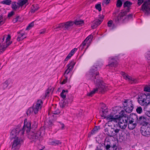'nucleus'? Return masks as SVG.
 <instances>
[{"mask_svg": "<svg viewBox=\"0 0 150 150\" xmlns=\"http://www.w3.org/2000/svg\"><path fill=\"white\" fill-rule=\"evenodd\" d=\"M100 114L102 117L105 119L108 115V109L107 108L102 109L101 111L100 112Z\"/></svg>", "mask_w": 150, "mask_h": 150, "instance_id": "obj_22", "label": "nucleus"}, {"mask_svg": "<svg viewBox=\"0 0 150 150\" xmlns=\"http://www.w3.org/2000/svg\"><path fill=\"white\" fill-rule=\"evenodd\" d=\"M74 24V22L69 21L65 23H61L54 29L56 31L63 29L65 30H69L73 26Z\"/></svg>", "mask_w": 150, "mask_h": 150, "instance_id": "obj_7", "label": "nucleus"}, {"mask_svg": "<svg viewBox=\"0 0 150 150\" xmlns=\"http://www.w3.org/2000/svg\"><path fill=\"white\" fill-rule=\"evenodd\" d=\"M138 101L141 105L147 106L150 101V94H141L138 98Z\"/></svg>", "mask_w": 150, "mask_h": 150, "instance_id": "obj_6", "label": "nucleus"}, {"mask_svg": "<svg viewBox=\"0 0 150 150\" xmlns=\"http://www.w3.org/2000/svg\"><path fill=\"white\" fill-rule=\"evenodd\" d=\"M12 8L13 9L16 10L17 8V6L16 2H13L12 4Z\"/></svg>", "mask_w": 150, "mask_h": 150, "instance_id": "obj_44", "label": "nucleus"}, {"mask_svg": "<svg viewBox=\"0 0 150 150\" xmlns=\"http://www.w3.org/2000/svg\"><path fill=\"white\" fill-rule=\"evenodd\" d=\"M144 90L145 91L150 92V87L148 86H145L144 88Z\"/></svg>", "mask_w": 150, "mask_h": 150, "instance_id": "obj_47", "label": "nucleus"}, {"mask_svg": "<svg viewBox=\"0 0 150 150\" xmlns=\"http://www.w3.org/2000/svg\"><path fill=\"white\" fill-rule=\"evenodd\" d=\"M122 76L125 79L132 83H136L138 81L137 79L132 78L126 74L123 73L122 74Z\"/></svg>", "mask_w": 150, "mask_h": 150, "instance_id": "obj_16", "label": "nucleus"}, {"mask_svg": "<svg viewBox=\"0 0 150 150\" xmlns=\"http://www.w3.org/2000/svg\"><path fill=\"white\" fill-rule=\"evenodd\" d=\"M128 12L127 11V9L126 10L122 11L120 13L124 17V16L127 14V13Z\"/></svg>", "mask_w": 150, "mask_h": 150, "instance_id": "obj_48", "label": "nucleus"}, {"mask_svg": "<svg viewBox=\"0 0 150 150\" xmlns=\"http://www.w3.org/2000/svg\"><path fill=\"white\" fill-rule=\"evenodd\" d=\"M4 19L3 18V16L1 15L0 16V24L3 23Z\"/></svg>", "mask_w": 150, "mask_h": 150, "instance_id": "obj_54", "label": "nucleus"}, {"mask_svg": "<svg viewBox=\"0 0 150 150\" xmlns=\"http://www.w3.org/2000/svg\"><path fill=\"white\" fill-rule=\"evenodd\" d=\"M27 0H20L18 3L20 6H22L27 2Z\"/></svg>", "mask_w": 150, "mask_h": 150, "instance_id": "obj_38", "label": "nucleus"}, {"mask_svg": "<svg viewBox=\"0 0 150 150\" xmlns=\"http://www.w3.org/2000/svg\"><path fill=\"white\" fill-rule=\"evenodd\" d=\"M11 3V0H5L1 2V3L8 5H10Z\"/></svg>", "mask_w": 150, "mask_h": 150, "instance_id": "obj_36", "label": "nucleus"}, {"mask_svg": "<svg viewBox=\"0 0 150 150\" xmlns=\"http://www.w3.org/2000/svg\"><path fill=\"white\" fill-rule=\"evenodd\" d=\"M13 140L11 143L12 149L13 150H17L19 149L21 145L23 142V139L22 138H13Z\"/></svg>", "mask_w": 150, "mask_h": 150, "instance_id": "obj_8", "label": "nucleus"}, {"mask_svg": "<svg viewBox=\"0 0 150 150\" xmlns=\"http://www.w3.org/2000/svg\"><path fill=\"white\" fill-rule=\"evenodd\" d=\"M74 24L76 25H81L84 23V21L82 20L76 21L74 22Z\"/></svg>", "mask_w": 150, "mask_h": 150, "instance_id": "obj_33", "label": "nucleus"}, {"mask_svg": "<svg viewBox=\"0 0 150 150\" xmlns=\"http://www.w3.org/2000/svg\"><path fill=\"white\" fill-rule=\"evenodd\" d=\"M145 115L148 117H150V110H146L145 112Z\"/></svg>", "mask_w": 150, "mask_h": 150, "instance_id": "obj_53", "label": "nucleus"}, {"mask_svg": "<svg viewBox=\"0 0 150 150\" xmlns=\"http://www.w3.org/2000/svg\"><path fill=\"white\" fill-rule=\"evenodd\" d=\"M140 10L146 14L150 13V0H146L144 2Z\"/></svg>", "mask_w": 150, "mask_h": 150, "instance_id": "obj_10", "label": "nucleus"}, {"mask_svg": "<svg viewBox=\"0 0 150 150\" xmlns=\"http://www.w3.org/2000/svg\"><path fill=\"white\" fill-rule=\"evenodd\" d=\"M14 14V12L13 11H11L9 13L8 15V17H10L12 16Z\"/></svg>", "mask_w": 150, "mask_h": 150, "instance_id": "obj_56", "label": "nucleus"}, {"mask_svg": "<svg viewBox=\"0 0 150 150\" xmlns=\"http://www.w3.org/2000/svg\"><path fill=\"white\" fill-rule=\"evenodd\" d=\"M122 5V2L121 0H118L117 1L116 6L117 7H120Z\"/></svg>", "mask_w": 150, "mask_h": 150, "instance_id": "obj_40", "label": "nucleus"}, {"mask_svg": "<svg viewBox=\"0 0 150 150\" xmlns=\"http://www.w3.org/2000/svg\"><path fill=\"white\" fill-rule=\"evenodd\" d=\"M141 131L142 134L145 136L150 135V124L146 126H142L141 127Z\"/></svg>", "mask_w": 150, "mask_h": 150, "instance_id": "obj_13", "label": "nucleus"}, {"mask_svg": "<svg viewBox=\"0 0 150 150\" xmlns=\"http://www.w3.org/2000/svg\"><path fill=\"white\" fill-rule=\"evenodd\" d=\"M75 64V62L72 61L67 65V69L65 71L64 74L65 78H68L69 76L71 78L72 74L70 72L72 70Z\"/></svg>", "mask_w": 150, "mask_h": 150, "instance_id": "obj_9", "label": "nucleus"}, {"mask_svg": "<svg viewBox=\"0 0 150 150\" xmlns=\"http://www.w3.org/2000/svg\"><path fill=\"white\" fill-rule=\"evenodd\" d=\"M42 104L43 102L41 100H38L36 103L28 110L27 112V115H30L33 113L35 114L38 113V112L41 109Z\"/></svg>", "mask_w": 150, "mask_h": 150, "instance_id": "obj_4", "label": "nucleus"}, {"mask_svg": "<svg viewBox=\"0 0 150 150\" xmlns=\"http://www.w3.org/2000/svg\"><path fill=\"white\" fill-rule=\"evenodd\" d=\"M34 25V23L33 22H31L28 25L27 27L26 28V30H29L33 27Z\"/></svg>", "mask_w": 150, "mask_h": 150, "instance_id": "obj_37", "label": "nucleus"}, {"mask_svg": "<svg viewBox=\"0 0 150 150\" xmlns=\"http://www.w3.org/2000/svg\"><path fill=\"white\" fill-rule=\"evenodd\" d=\"M138 123L142 126H146L149 124L147 122L146 118L143 116H140L139 118Z\"/></svg>", "mask_w": 150, "mask_h": 150, "instance_id": "obj_18", "label": "nucleus"}, {"mask_svg": "<svg viewBox=\"0 0 150 150\" xmlns=\"http://www.w3.org/2000/svg\"><path fill=\"white\" fill-rule=\"evenodd\" d=\"M68 78H65V79H64L63 81L62 82L61 84H65L67 82V79Z\"/></svg>", "mask_w": 150, "mask_h": 150, "instance_id": "obj_57", "label": "nucleus"}, {"mask_svg": "<svg viewBox=\"0 0 150 150\" xmlns=\"http://www.w3.org/2000/svg\"><path fill=\"white\" fill-rule=\"evenodd\" d=\"M124 17L120 13L114 19V21L116 23H118L120 21L124 20Z\"/></svg>", "mask_w": 150, "mask_h": 150, "instance_id": "obj_25", "label": "nucleus"}, {"mask_svg": "<svg viewBox=\"0 0 150 150\" xmlns=\"http://www.w3.org/2000/svg\"><path fill=\"white\" fill-rule=\"evenodd\" d=\"M17 33L18 36L17 40L18 41H22L26 38V34L25 33H21L20 32H18Z\"/></svg>", "mask_w": 150, "mask_h": 150, "instance_id": "obj_21", "label": "nucleus"}, {"mask_svg": "<svg viewBox=\"0 0 150 150\" xmlns=\"http://www.w3.org/2000/svg\"><path fill=\"white\" fill-rule=\"evenodd\" d=\"M99 73L97 71L96 67H93L90 70L89 72L90 77H92L91 78L93 80L95 83L96 84V88H97L98 91L100 92H102L106 90L107 87L105 84L102 81L99 79H96V77L98 75Z\"/></svg>", "mask_w": 150, "mask_h": 150, "instance_id": "obj_2", "label": "nucleus"}, {"mask_svg": "<svg viewBox=\"0 0 150 150\" xmlns=\"http://www.w3.org/2000/svg\"><path fill=\"white\" fill-rule=\"evenodd\" d=\"M59 123L60 125L61 126L62 129H64V124L62 123L61 122H59Z\"/></svg>", "mask_w": 150, "mask_h": 150, "instance_id": "obj_60", "label": "nucleus"}, {"mask_svg": "<svg viewBox=\"0 0 150 150\" xmlns=\"http://www.w3.org/2000/svg\"><path fill=\"white\" fill-rule=\"evenodd\" d=\"M110 0H104L103 1L102 5H104L108 4L110 2Z\"/></svg>", "mask_w": 150, "mask_h": 150, "instance_id": "obj_46", "label": "nucleus"}, {"mask_svg": "<svg viewBox=\"0 0 150 150\" xmlns=\"http://www.w3.org/2000/svg\"><path fill=\"white\" fill-rule=\"evenodd\" d=\"M51 112L54 114H58L60 113V111L58 108H57L56 105H52L50 111L49 112V115Z\"/></svg>", "mask_w": 150, "mask_h": 150, "instance_id": "obj_17", "label": "nucleus"}, {"mask_svg": "<svg viewBox=\"0 0 150 150\" xmlns=\"http://www.w3.org/2000/svg\"><path fill=\"white\" fill-rule=\"evenodd\" d=\"M118 59L117 58H111L110 59V62L108 66L110 67H116L118 64Z\"/></svg>", "mask_w": 150, "mask_h": 150, "instance_id": "obj_19", "label": "nucleus"}, {"mask_svg": "<svg viewBox=\"0 0 150 150\" xmlns=\"http://www.w3.org/2000/svg\"><path fill=\"white\" fill-rule=\"evenodd\" d=\"M132 4V3L131 2L128 1H126L123 4V6L125 8L126 7L127 8V12H129V7L131 6Z\"/></svg>", "mask_w": 150, "mask_h": 150, "instance_id": "obj_27", "label": "nucleus"}, {"mask_svg": "<svg viewBox=\"0 0 150 150\" xmlns=\"http://www.w3.org/2000/svg\"><path fill=\"white\" fill-rule=\"evenodd\" d=\"M98 128L97 127H96L92 131L91 133L92 134H94L95 132H96L98 129Z\"/></svg>", "mask_w": 150, "mask_h": 150, "instance_id": "obj_52", "label": "nucleus"}, {"mask_svg": "<svg viewBox=\"0 0 150 150\" xmlns=\"http://www.w3.org/2000/svg\"><path fill=\"white\" fill-rule=\"evenodd\" d=\"M67 91H65L63 90H62V92L60 94V96L62 98L63 100L65 99L66 97V93L67 92Z\"/></svg>", "mask_w": 150, "mask_h": 150, "instance_id": "obj_35", "label": "nucleus"}, {"mask_svg": "<svg viewBox=\"0 0 150 150\" xmlns=\"http://www.w3.org/2000/svg\"><path fill=\"white\" fill-rule=\"evenodd\" d=\"M11 36L8 35L7 37L4 36L3 38L0 40V50L1 52L4 51L6 48L11 43Z\"/></svg>", "mask_w": 150, "mask_h": 150, "instance_id": "obj_5", "label": "nucleus"}, {"mask_svg": "<svg viewBox=\"0 0 150 150\" xmlns=\"http://www.w3.org/2000/svg\"><path fill=\"white\" fill-rule=\"evenodd\" d=\"M120 116L118 115H115V113L114 112H112L110 114L108 115L105 119L109 122L112 121L116 122L117 120H119Z\"/></svg>", "mask_w": 150, "mask_h": 150, "instance_id": "obj_14", "label": "nucleus"}, {"mask_svg": "<svg viewBox=\"0 0 150 150\" xmlns=\"http://www.w3.org/2000/svg\"><path fill=\"white\" fill-rule=\"evenodd\" d=\"M74 97L71 95L68 96L67 98L65 99V100L67 101L68 103H71L73 101Z\"/></svg>", "mask_w": 150, "mask_h": 150, "instance_id": "obj_31", "label": "nucleus"}, {"mask_svg": "<svg viewBox=\"0 0 150 150\" xmlns=\"http://www.w3.org/2000/svg\"><path fill=\"white\" fill-rule=\"evenodd\" d=\"M72 56V55L71 54L69 53L68 56L65 58V61H67L68 59H69Z\"/></svg>", "mask_w": 150, "mask_h": 150, "instance_id": "obj_51", "label": "nucleus"}, {"mask_svg": "<svg viewBox=\"0 0 150 150\" xmlns=\"http://www.w3.org/2000/svg\"><path fill=\"white\" fill-rule=\"evenodd\" d=\"M8 81H6L3 83L2 85V87L4 89L6 88L8 85Z\"/></svg>", "mask_w": 150, "mask_h": 150, "instance_id": "obj_41", "label": "nucleus"}, {"mask_svg": "<svg viewBox=\"0 0 150 150\" xmlns=\"http://www.w3.org/2000/svg\"><path fill=\"white\" fill-rule=\"evenodd\" d=\"M104 17V16L103 15H100L99 16V18L100 19V20H102V21Z\"/></svg>", "mask_w": 150, "mask_h": 150, "instance_id": "obj_62", "label": "nucleus"}, {"mask_svg": "<svg viewBox=\"0 0 150 150\" xmlns=\"http://www.w3.org/2000/svg\"><path fill=\"white\" fill-rule=\"evenodd\" d=\"M54 89V88L51 86L49 87L47 90L46 91L45 93V97L48 96V94L51 91L52 93Z\"/></svg>", "mask_w": 150, "mask_h": 150, "instance_id": "obj_28", "label": "nucleus"}, {"mask_svg": "<svg viewBox=\"0 0 150 150\" xmlns=\"http://www.w3.org/2000/svg\"><path fill=\"white\" fill-rule=\"evenodd\" d=\"M19 16H17L16 18H14L13 21L14 23H16L18 20V19L19 18Z\"/></svg>", "mask_w": 150, "mask_h": 150, "instance_id": "obj_55", "label": "nucleus"}, {"mask_svg": "<svg viewBox=\"0 0 150 150\" xmlns=\"http://www.w3.org/2000/svg\"><path fill=\"white\" fill-rule=\"evenodd\" d=\"M138 119L137 116L136 114H130L129 117V121L137 123H138Z\"/></svg>", "mask_w": 150, "mask_h": 150, "instance_id": "obj_20", "label": "nucleus"}, {"mask_svg": "<svg viewBox=\"0 0 150 150\" xmlns=\"http://www.w3.org/2000/svg\"><path fill=\"white\" fill-rule=\"evenodd\" d=\"M136 111L138 113L141 114L142 112V109L141 107H138L136 110Z\"/></svg>", "mask_w": 150, "mask_h": 150, "instance_id": "obj_42", "label": "nucleus"}, {"mask_svg": "<svg viewBox=\"0 0 150 150\" xmlns=\"http://www.w3.org/2000/svg\"><path fill=\"white\" fill-rule=\"evenodd\" d=\"M122 108L120 107H116L115 108L112 110V112H114L116 114L118 113L120 115H118L120 116V118L122 117H126V115L125 114V111L122 110Z\"/></svg>", "mask_w": 150, "mask_h": 150, "instance_id": "obj_15", "label": "nucleus"}, {"mask_svg": "<svg viewBox=\"0 0 150 150\" xmlns=\"http://www.w3.org/2000/svg\"><path fill=\"white\" fill-rule=\"evenodd\" d=\"M77 50V49L76 48H74L70 52V53L72 55L74 54L75 52Z\"/></svg>", "mask_w": 150, "mask_h": 150, "instance_id": "obj_50", "label": "nucleus"}, {"mask_svg": "<svg viewBox=\"0 0 150 150\" xmlns=\"http://www.w3.org/2000/svg\"><path fill=\"white\" fill-rule=\"evenodd\" d=\"M45 148L44 146H42L41 145H39L38 146V148L39 150H42Z\"/></svg>", "mask_w": 150, "mask_h": 150, "instance_id": "obj_59", "label": "nucleus"}, {"mask_svg": "<svg viewBox=\"0 0 150 150\" xmlns=\"http://www.w3.org/2000/svg\"><path fill=\"white\" fill-rule=\"evenodd\" d=\"M136 125V123L129 121L128 128L130 130H132L135 128Z\"/></svg>", "mask_w": 150, "mask_h": 150, "instance_id": "obj_26", "label": "nucleus"}, {"mask_svg": "<svg viewBox=\"0 0 150 150\" xmlns=\"http://www.w3.org/2000/svg\"><path fill=\"white\" fill-rule=\"evenodd\" d=\"M124 117L120 118L118 123L119 127L121 129H125L127 125L128 118L126 117Z\"/></svg>", "mask_w": 150, "mask_h": 150, "instance_id": "obj_11", "label": "nucleus"}, {"mask_svg": "<svg viewBox=\"0 0 150 150\" xmlns=\"http://www.w3.org/2000/svg\"><path fill=\"white\" fill-rule=\"evenodd\" d=\"M120 131V130L118 129H116L114 131L115 132V133H118Z\"/></svg>", "mask_w": 150, "mask_h": 150, "instance_id": "obj_63", "label": "nucleus"}, {"mask_svg": "<svg viewBox=\"0 0 150 150\" xmlns=\"http://www.w3.org/2000/svg\"><path fill=\"white\" fill-rule=\"evenodd\" d=\"M113 22L112 20H110L108 23V27H112V25Z\"/></svg>", "mask_w": 150, "mask_h": 150, "instance_id": "obj_49", "label": "nucleus"}, {"mask_svg": "<svg viewBox=\"0 0 150 150\" xmlns=\"http://www.w3.org/2000/svg\"><path fill=\"white\" fill-rule=\"evenodd\" d=\"M39 8V7L37 5H33L31 8V12L34 13L36 11H37Z\"/></svg>", "mask_w": 150, "mask_h": 150, "instance_id": "obj_32", "label": "nucleus"}, {"mask_svg": "<svg viewBox=\"0 0 150 150\" xmlns=\"http://www.w3.org/2000/svg\"><path fill=\"white\" fill-rule=\"evenodd\" d=\"M132 15L130 14L128 15L126 18L127 17L128 19H129L132 18Z\"/></svg>", "mask_w": 150, "mask_h": 150, "instance_id": "obj_61", "label": "nucleus"}, {"mask_svg": "<svg viewBox=\"0 0 150 150\" xmlns=\"http://www.w3.org/2000/svg\"><path fill=\"white\" fill-rule=\"evenodd\" d=\"M95 7L96 9L100 11L101 10V6L100 4H98L96 5Z\"/></svg>", "mask_w": 150, "mask_h": 150, "instance_id": "obj_45", "label": "nucleus"}, {"mask_svg": "<svg viewBox=\"0 0 150 150\" xmlns=\"http://www.w3.org/2000/svg\"><path fill=\"white\" fill-rule=\"evenodd\" d=\"M27 133L28 138L33 142H35L44 134V129L43 127L41 128L39 131H30V130Z\"/></svg>", "mask_w": 150, "mask_h": 150, "instance_id": "obj_3", "label": "nucleus"}, {"mask_svg": "<svg viewBox=\"0 0 150 150\" xmlns=\"http://www.w3.org/2000/svg\"><path fill=\"white\" fill-rule=\"evenodd\" d=\"M30 129V122H28L27 119H25L24 125L23 128H21L20 126L18 125L17 127L13 129L11 131L10 133V137L11 139L17 137L22 138L25 130L28 133Z\"/></svg>", "mask_w": 150, "mask_h": 150, "instance_id": "obj_1", "label": "nucleus"}, {"mask_svg": "<svg viewBox=\"0 0 150 150\" xmlns=\"http://www.w3.org/2000/svg\"><path fill=\"white\" fill-rule=\"evenodd\" d=\"M102 22V20H96L93 22V24L91 26L92 29H94L96 28L98 25H99Z\"/></svg>", "mask_w": 150, "mask_h": 150, "instance_id": "obj_24", "label": "nucleus"}, {"mask_svg": "<svg viewBox=\"0 0 150 150\" xmlns=\"http://www.w3.org/2000/svg\"><path fill=\"white\" fill-rule=\"evenodd\" d=\"M109 129L108 128L106 127V128L105 129V132H106V134H108L110 137H112L113 135H114V134H110L109 133Z\"/></svg>", "mask_w": 150, "mask_h": 150, "instance_id": "obj_43", "label": "nucleus"}, {"mask_svg": "<svg viewBox=\"0 0 150 150\" xmlns=\"http://www.w3.org/2000/svg\"><path fill=\"white\" fill-rule=\"evenodd\" d=\"M146 57L148 60V62L150 64V51L147 52L146 55Z\"/></svg>", "mask_w": 150, "mask_h": 150, "instance_id": "obj_39", "label": "nucleus"}, {"mask_svg": "<svg viewBox=\"0 0 150 150\" xmlns=\"http://www.w3.org/2000/svg\"><path fill=\"white\" fill-rule=\"evenodd\" d=\"M110 146L109 145H107L106 146V149H109L110 148Z\"/></svg>", "mask_w": 150, "mask_h": 150, "instance_id": "obj_64", "label": "nucleus"}, {"mask_svg": "<svg viewBox=\"0 0 150 150\" xmlns=\"http://www.w3.org/2000/svg\"><path fill=\"white\" fill-rule=\"evenodd\" d=\"M98 91L97 88H95L93 89V90L91 91L90 93H88L87 95L89 96H92L93 94Z\"/></svg>", "mask_w": 150, "mask_h": 150, "instance_id": "obj_30", "label": "nucleus"}, {"mask_svg": "<svg viewBox=\"0 0 150 150\" xmlns=\"http://www.w3.org/2000/svg\"><path fill=\"white\" fill-rule=\"evenodd\" d=\"M67 101L65 100H62L60 103V105L61 107L62 108H63L65 107V106H67L68 103Z\"/></svg>", "mask_w": 150, "mask_h": 150, "instance_id": "obj_29", "label": "nucleus"}, {"mask_svg": "<svg viewBox=\"0 0 150 150\" xmlns=\"http://www.w3.org/2000/svg\"><path fill=\"white\" fill-rule=\"evenodd\" d=\"M144 0H138V4L139 6L143 2Z\"/></svg>", "mask_w": 150, "mask_h": 150, "instance_id": "obj_58", "label": "nucleus"}, {"mask_svg": "<svg viewBox=\"0 0 150 150\" xmlns=\"http://www.w3.org/2000/svg\"><path fill=\"white\" fill-rule=\"evenodd\" d=\"M125 104H124V109L126 112L128 113H131L133 109V105L132 104V101H130L128 102L127 101H125Z\"/></svg>", "mask_w": 150, "mask_h": 150, "instance_id": "obj_12", "label": "nucleus"}, {"mask_svg": "<svg viewBox=\"0 0 150 150\" xmlns=\"http://www.w3.org/2000/svg\"><path fill=\"white\" fill-rule=\"evenodd\" d=\"M93 38V36L91 35H90L87 37L85 40L82 42V44L81 45L80 47L81 48V50L86 45L88 41L90 39L91 40Z\"/></svg>", "mask_w": 150, "mask_h": 150, "instance_id": "obj_23", "label": "nucleus"}, {"mask_svg": "<svg viewBox=\"0 0 150 150\" xmlns=\"http://www.w3.org/2000/svg\"><path fill=\"white\" fill-rule=\"evenodd\" d=\"M50 143L52 145H56L61 144V142L59 140H54L51 142Z\"/></svg>", "mask_w": 150, "mask_h": 150, "instance_id": "obj_34", "label": "nucleus"}]
</instances>
